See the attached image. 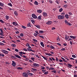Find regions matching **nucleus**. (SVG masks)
Wrapping results in <instances>:
<instances>
[{
	"instance_id": "obj_1",
	"label": "nucleus",
	"mask_w": 77,
	"mask_h": 77,
	"mask_svg": "<svg viewBox=\"0 0 77 77\" xmlns=\"http://www.w3.org/2000/svg\"><path fill=\"white\" fill-rule=\"evenodd\" d=\"M58 18L59 20H62L65 18V17L63 15H59L58 16Z\"/></svg>"
},
{
	"instance_id": "obj_2",
	"label": "nucleus",
	"mask_w": 77,
	"mask_h": 77,
	"mask_svg": "<svg viewBox=\"0 0 77 77\" xmlns=\"http://www.w3.org/2000/svg\"><path fill=\"white\" fill-rule=\"evenodd\" d=\"M23 76L25 77H28V74L26 72H24L23 73Z\"/></svg>"
},
{
	"instance_id": "obj_3",
	"label": "nucleus",
	"mask_w": 77,
	"mask_h": 77,
	"mask_svg": "<svg viewBox=\"0 0 77 77\" xmlns=\"http://www.w3.org/2000/svg\"><path fill=\"white\" fill-rule=\"evenodd\" d=\"M65 23L66 25H68V26H71V23H68V21H67L66 20H65Z\"/></svg>"
},
{
	"instance_id": "obj_4",
	"label": "nucleus",
	"mask_w": 77,
	"mask_h": 77,
	"mask_svg": "<svg viewBox=\"0 0 77 77\" xmlns=\"http://www.w3.org/2000/svg\"><path fill=\"white\" fill-rule=\"evenodd\" d=\"M32 18L34 19H36V18H37V16L36 15H35V14H32Z\"/></svg>"
},
{
	"instance_id": "obj_5",
	"label": "nucleus",
	"mask_w": 77,
	"mask_h": 77,
	"mask_svg": "<svg viewBox=\"0 0 77 77\" xmlns=\"http://www.w3.org/2000/svg\"><path fill=\"white\" fill-rule=\"evenodd\" d=\"M2 51L3 52V53H4L5 54H8V53H9V52L8 51H6L5 50H2Z\"/></svg>"
},
{
	"instance_id": "obj_6",
	"label": "nucleus",
	"mask_w": 77,
	"mask_h": 77,
	"mask_svg": "<svg viewBox=\"0 0 77 77\" xmlns=\"http://www.w3.org/2000/svg\"><path fill=\"white\" fill-rule=\"evenodd\" d=\"M52 21H49L46 22V24H48V25H51L52 24Z\"/></svg>"
},
{
	"instance_id": "obj_7",
	"label": "nucleus",
	"mask_w": 77,
	"mask_h": 77,
	"mask_svg": "<svg viewBox=\"0 0 77 77\" xmlns=\"http://www.w3.org/2000/svg\"><path fill=\"white\" fill-rule=\"evenodd\" d=\"M14 56H15V57H17V58H18L19 59H21V57L19 56H18L16 54H14Z\"/></svg>"
},
{
	"instance_id": "obj_8",
	"label": "nucleus",
	"mask_w": 77,
	"mask_h": 77,
	"mask_svg": "<svg viewBox=\"0 0 77 77\" xmlns=\"http://www.w3.org/2000/svg\"><path fill=\"white\" fill-rule=\"evenodd\" d=\"M12 65L13 66H15V65H16V63L14 62V61H12Z\"/></svg>"
},
{
	"instance_id": "obj_9",
	"label": "nucleus",
	"mask_w": 77,
	"mask_h": 77,
	"mask_svg": "<svg viewBox=\"0 0 77 77\" xmlns=\"http://www.w3.org/2000/svg\"><path fill=\"white\" fill-rule=\"evenodd\" d=\"M43 15L44 17H47V14L45 12H43Z\"/></svg>"
},
{
	"instance_id": "obj_10",
	"label": "nucleus",
	"mask_w": 77,
	"mask_h": 77,
	"mask_svg": "<svg viewBox=\"0 0 77 77\" xmlns=\"http://www.w3.org/2000/svg\"><path fill=\"white\" fill-rule=\"evenodd\" d=\"M13 24L14 25V26H18V24L16 22H13Z\"/></svg>"
},
{
	"instance_id": "obj_11",
	"label": "nucleus",
	"mask_w": 77,
	"mask_h": 77,
	"mask_svg": "<svg viewBox=\"0 0 77 77\" xmlns=\"http://www.w3.org/2000/svg\"><path fill=\"white\" fill-rule=\"evenodd\" d=\"M33 65L35 66H39L38 64H36V63H33Z\"/></svg>"
},
{
	"instance_id": "obj_12",
	"label": "nucleus",
	"mask_w": 77,
	"mask_h": 77,
	"mask_svg": "<svg viewBox=\"0 0 77 77\" xmlns=\"http://www.w3.org/2000/svg\"><path fill=\"white\" fill-rule=\"evenodd\" d=\"M57 41L58 42H59V41H60V39L59 38V36H58L57 37Z\"/></svg>"
},
{
	"instance_id": "obj_13",
	"label": "nucleus",
	"mask_w": 77,
	"mask_h": 77,
	"mask_svg": "<svg viewBox=\"0 0 77 77\" xmlns=\"http://www.w3.org/2000/svg\"><path fill=\"white\" fill-rule=\"evenodd\" d=\"M35 27L38 28V29H40V26L39 25H35Z\"/></svg>"
},
{
	"instance_id": "obj_14",
	"label": "nucleus",
	"mask_w": 77,
	"mask_h": 77,
	"mask_svg": "<svg viewBox=\"0 0 77 77\" xmlns=\"http://www.w3.org/2000/svg\"><path fill=\"white\" fill-rule=\"evenodd\" d=\"M37 12H38V13H40V14H41V13L42 12V10H38L37 11Z\"/></svg>"
},
{
	"instance_id": "obj_15",
	"label": "nucleus",
	"mask_w": 77,
	"mask_h": 77,
	"mask_svg": "<svg viewBox=\"0 0 77 77\" xmlns=\"http://www.w3.org/2000/svg\"><path fill=\"white\" fill-rule=\"evenodd\" d=\"M69 38V36H66L65 37V39H66V40H68V39Z\"/></svg>"
},
{
	"instance_id": "obj_16",
	"label": "nucleus",
	"mask_w": 77,
	"mask_h": 77,
	"mask_svg": "<svg viewBox=\"0 0 77 77\" xmlns=\"http://www.w3.org/2000/svg\"><path fill=\"white\" fill-rule=\"evenodd\" d=\"M50 48L51 49H53V50H54V48H54V46H53V45H51L50 47Z\"/></svg>"
},
{
	"instance_id": "obj_17",
	"label": "nucleus",
	"mask_w": 77,
	"mask_h": 77,
	"mask_svg": "<svg viewBox=\"0 0 77 77\" xmlns=\"http://www.w3.org/2000/svg\"><path fill=\"white\" fill-rule=\"evenodd\" d=\"M46 55H48V56H52V54L49 53H45Z\"/></svg>"
},
{
	"instance_id": "obj_18",
	"label": "nucleus",
	"mask_w": 77,
	"mask_h": 77,
	"mask_svg": "<svg viewBox=\"0 0 77 77\" xmlns=\"http://www.w3.org/2000/svg\"><path fill=\"white\" fill-rule=\"evenodd\" d=\"M64 57L66 59L68 60H69V58H68V57L66 56H65Z\"/></svg>"
},
{
	"instance_id": "obj_19",
	"label": "nucleus",
	"mask_w": 77,
	"mask_h": 77,
	"mask_svg": "<svg viewBox=\"0 0 77 77\" xmlns=\"http://www.w3.org/2000/svg\"><path fill=\"white\" fill-rule=\"evenodd\" d=\"M14 14L16 16H17L18 15V13L17 11H15L14 12Z\"/></svg>"
},
{
	"instance_id": "obj_20",
	"label": "nucleus",
	"mask_w": 77,
	"mask_h": 77,
	"mask_svg": "<svg viewBox=\"0 0 77 77\" xmlns=\"http://www.w3.org/2000/svg\"><path fill=\"white\" fill-rule=\"evenodd\" d=\"M68 67L69 68H71L72 66L70 64H68Z\"/></svg>"
},
{
	"instance_id": "obj_21",
	"label": "nucleus",
	"mask_w": 77,
	"mask_h": 77,
	"mask_svg": "<svg viewBox=\"0 0 77 77\" xmlns=\"http://www.w3.org/2000/svg\"><path fill=\"white\" fill-rule=\"evenodd\" d=\"M38 2H37V1H35L34 2V5H38Z\"/></svg>"
},
{
	"instance_id": "obj_22",
	"label": "nucleus",
	"mask_w": 77,
	"mask_h": 77,
	"mask_svg": "<svg viewBox=\"0 0 77 77\" xmlns=\"http://www.w3.org/2000/svg\"><path fill=\"white\" fill-rule=\"evenodd\" d=\"M4 6V4L0 2V6H2V7Z\"/></svg>"
},
{
	"instance_id": "obj_23",
	"label": "nucleus",
	"mask_w": 77,
	"mask_h": 77,
	"mask_svg": "<svg viewBox=\"0 0 77 77\" xmlns=\"http://www.w3.org/2000/svg\"><path fill=\"white\" fill-rule=\"evenodd\" d=\"M51 69L52 70H54V68L53 67H50L49 68V70H51Z\"/></svg>"
},
{
	"instance_id": "obj_24",
	"label": "nucleus",
	"mask_w": 77,
	"mask_h": 77,
	"mask_svg": "<svg viewBox=\"0 0 77 77\" xmlns=\"http://www.w3.org/2000/svg\"><path fill=\"white\" fill-rule=\"evenodd\" d=\"M70 38H72L73 39H75V36H70Z\"/></svg>"
},
{
	"instance_id": "obj_25",
	"label": "nucleus",
	"mask_w": 77,
	"mask_h": 77,
	"mask_svg": "<svg viewBox=\"0 0 77 77\" xmlns=\"http://www.w3.org/2000/svg\"><path fill=\"white\" fill-rule=\"evenodd\" d=\"M37 19L38 20H41V16H39L37 18Z\"/></svg>"
},
{
	"instance_id": "obj_26",
	"label": "nucleus",
	"mask_w": 77,
	"mask_h": 77,
	"mask_svg": "<svg viewBox=\"0 0 77 77\" xmlns=\"http://www.w3.org/2000/svg\"><path fill=\"white\" fill-rule=\"evenodd\" d=\"M41 45L42 46V47H44V45L43 44V42H40Z\"/></svg>"
},
{
	"instance_id": "obj_27",
	"label": "nucleus",
	"mask_w": 77,
	"mask_h": 77,
	"mask_svg": "<svg viewBox=\"0 0 77 77\" xmlns=\"http://www.w3.org/2000/svg\"><path fill=\"white\" fill-rule=\"evenodd\" d=\"M65 17L66 18H69V16H68V15L67 14H66L65 15Z\"/></svg>"
},
{
	"instance_id": "obj_28",
	"label": "nucleus",
	"mask_w": 77,
	"mask_h": 77,
	"mask_svg": "<svg viewBox=\"0 0 77 77\" xmlns=\"http://www.w3.org/2000/svg\"><path fill=\"white\" fill-rule=\"evenodd\" d=\"M28 27H31V25H30V23H29L27 25Z\"/></svg>"
},
{
	"instance_id": "obj_29",
	"label": "nucleus",
	"mask_w": 77,
	"mask_h": 77,
	"mask_svg": "<svg viewBox=\"0 0 77 77\" xmlns=\"http://www.w3.org/2000/svg\"><path fill=\"white\" fill-rule=\"evenodd\" d=\"M11 46L13 47H16V45L14 44H11Z\"/></svg>"
},
{
	"instance_id": "obj_30",
	"label": "nucleus",
	"mask_w": 77,
	"mask_h": 77,
	"mask_svg": "<svg viewBox=\"0 0 77 77\" xmlns=\"http://www.w3.org/2000/svg\"><path fill=\"white\" fill-rule=\"evenodd\" d=\"M63 7L65 8H67V7H68V5H65L63 6Z\"/></svg>"
},
{
	"instance_id": "obj_31",
	"label": "nucleus",
	"mask_w": 77,
	"mask_h": 77,
	"mask_svg": "<svg viewBox=\"0 0 77 77\" xmlns=\"http://www.w3.org/2000/svg\"><path fill=\"white\" fill-rule=\"evenodd\" d=\"M32 69L33 71H37V69H36L32 68Z\"/></svg>"
},
{
	"instance_id": "obj_32",
	"label": "nucleus",
	"mask_w": 77,
	"mask_h": 77,
	"mask_svg": "<svg viewBox=\"0 0 77 77\" xmlns=\"http://www.w3.org/2000/svg\"><path fill=\"white\" fill-rule=\"evenodd\" d=\"M30 59H31V60H32L33 61H34V60H35V58L33 57H32Z\"/></svg>"
},
{
	"instance_id": "obj_33",
	"label": "nucleus",
	"mask_w": 77,
	"mask_h": 77,
	"mask_svg": "<svg viewBox=\"0 0 77 77\" xmlns=\"http://www.w3.org/2000/svg\"><path fill=\"white\" fill-rule=\"evenodd\" d=\"M8 5L9 6H11V7H12V5L11 3H8Z\"/></svg>"
},
{
	"instance_id": "obj_34",
	"label": "nucleus",
	"mask_w": 77,
	"mask_h": 77,
	"mask_svg": "<svg viewBox=\"0 0 77 77\" xmlns=\"http://www.w3.org/2000/svg\"><path fill=\"white\" fill-rule=\"evenodd\" d=\"M44 33L43 31L40 30L39 31V33Z\"/></svg>"
},
{
	"instance_id": "obj_35",
	"label": "nucleus",
	"mask_w": 77,
	"mask_h": 77,
	"mask_svg": "<svg viewBox=\"0 0 77 77\" xmlns=\"http://www.w3.org/2000/svg\"><path fill=\"white\" fill-rule=\"evenodd\" d=\"M6 20H8L9 19V16H6L5 17Z\"/></svg>"
},
{
	"instance_id": "obj_36",
	"label": "nucleus",
	"mask_w": 77,
	"mask_h": 77,
	"mask_svg": "<svg viewBox=\"0 0 77 77\" xmlns=\"http://www.w3.org/2000/svg\"><path fill=\"white\" fill-rule=\"evenodd\" d=\"M52 72H53L54 73L56 74V72H57L56 70H53L52 71Z\"/></svg>"
},
{
	"instance_id": "obj_37",
	"label": "nucleus",
	"mask_w": 77,
	"mask_h": 77,
	"mask_svg": "<svg viewBox=\"0 0 77 77\" xmlns=\"http://www.w3.org/2000/svg\"><path fill=\"white\" fill-rule=\"evenodd\" d=\"M0 45H5L3 43L1 42H0Z\"/></svg>"
},
{
	"instance_id": "obj_38",
	"label": "nucleus",
	"mask_w": 77,
	"mask_h": 77,
	"mask_svg": "<svg viewBox=\"0 0 77 77\" xmlns=\"http://www.w3.org/2000/svg\"><path fill=\"white\" fill-rule=\"evenodd\" d=\"M63 11V9L62 8H61L59 10V12H62V11Z\"/></svg>"
},
{
	"instance_id": "obj_39",
	"label": "nucleus",
	"mask_w": 77,
	"mask_h": 77,
	"mask_svg": "<svg viewBox=\"0 0 77 77\" xmlns=\"http://www.w3.org/2000/svg\"><path fill=\"white\" fill-rule=\"evenodd\" d=\"M32 40L34 42H38V41L36 40H35V39H33Z\"/></svg>"
},
{
	"instance_id": "obj_40",
	"label": "nucleus",
	"mask_w": 77,
	"mask_h": 77,
	"mask_svg": "<svg viewBox=\"0 0 77 77\" xmlns=\"http://www.w3.org/2000/svg\"><path fill=\"white\" fill-rule=\"evenodd\" d=\"M41 69H45V67H44V66H42L41 67Z\"/></svg>"
},
{
	"instance_id": "obj_41",
	"label": "nucleus",
	"mask_w": 77,
	"mask_h": 77,
	"mask_svg": "<svg viewBox=\"0 0 77 77\" xmlns=\"http://www.w3.org/2000/svg\"><path fill=\"white\" fill-rule=\"evenodd\" d=\"M42 57L43 58V59H45L46 60H47V59L45 57H44V56H42Z\"/></svg>"
},
{
	"instance_id": "obj_42",
	"label": "nucleus",
	"mask_w": 77,
	"mask_h": 77,
	"mask_svg": "<svg viewBox=\"0 0 77 77\" xmlns=\"http://www.w3.org/2000/svg\"><path fill=\"white\" fill-rule=\"evenodd\" d=\"M31 21L33 23V24H34L35 23V21H34V20H31Z\"/></svg>"
},
{
	"instance_id": "obj_43",
	"label": "nucleus",
	"mask_w": 77,
	"mask_h": 77,
	"mask_svg": "<svg viewBox=\"0 0 77 77\" xmlns=\"http://www.w3.org/2000/svg\"><path fill=\"white\" fill-rule=\"evenodd\" d=\"M72 57H74V58H75L76 57V56L74 55H72Z\"/></svg>"
},
{
	"instance_id": "obj_44",
	"label": "nucleus",
	"mask_w": 77,
	"mask_h": 77,
	"mask_svg": "<svg viewBox=\"0 0 77 77\" xmlns=\"http://www.w3.org/2000/svg\"><path fill=\"white\" fill-rule=\"evenodd\" d=\"M21 27L22 28H23V29H26V27L24 26H22Z\"/></svg>"
},
{
	"instance_id": "obj_45",
	"label": "nucleus",
	"mask_w": 77,
	"mask_h": 77,
	"mask_svg": "<svg viewBox=\"0 0 77 77\" xmlns=\"http://www.w3.org/2000/svg\"><path fill=\"white\" fill-rule=\"evenodd\" d=\"M26 46L27 47H29V46H30V45L29 43H27L26 44Z\"/></svg>"
},
{
	"instance_id": "obj_46",
	"label": "nucleus",
	"mask_w": 77,
	"mask_h": 77,
	"mask_svg": "<svg viewBox=\"0 0 77 77\" xmlns=\"http://www.w3.org/2000/svg\"><path fill=\"white\" fill-rule=\"evenodd\" d=\"M17 69H23V68L20 67H19L17 68Z\"/></svg>"
},
{
	"instance_id": "obj_47",
	"label": "nucleus",
	"mask_w": 77,
	"mask_h": 77,
	"mask_svg": "<svg viewBox=\"0 0 77 77\" xmlns=\"http://www.w3.org/2000/svg\"><path fill=\"white\" fill-rule=\"evenodd\" d=\"M49 2H50V3H51V4L53 3V1H51V0H49Z\"/></svg>"
},
{
	"instance_id": "obj_48",
	"label": "nucleus",
	"mask_w": 77,
	"mask_h": 77,
	"mask_svg": "<svg viewBox=\"0 0 77 77\" xmlns=\"http://www.w3.org/2000/svg\"><path fill=\"white\" fill-rule=\"evenodd\" d=\"M27 50H28V51H31V50L32 49H30L29 48H28L27 49Z\"/></svg>"
},
{
	"instance_id": "obj_49",
	"label": "nucleus",
	"mask_w": 77,
	"mask_h": 77,
	"mask_svg": "<svg viewBox=\"0 0 77 77\" xmlns=\"http://www.w3.org/2000/svg\"><path fill=\"white\" fill-rule=\"evenodd\" d=\"M20 35V36H21V37H23V33H21Z\"/></svg>"
},
{
	"instance_id": "obj_50",
	"label": "nucleus",
	"mask_w": 77,
	"mask_h": 77,
	"mask_svg": "<svg viewBox=\"0 0 77 77\" xmlns=\"http://www.w3.org/2000/svg\"><path fill=\"white\" fill-rule=\"evenodd\" d=\"M0 31H1V33H3V31H2V29H0Z\"/></svg>"
},
{
	"instance_id": "obj_51",
	"label": "nucleus",
	"mask_w": 77,
	"mask_h": 77,
	"mask_svg": "<svg viewBox=\"0 0 77 77\" xmlns=\"http://www.w3.org/2000/svg\"><path fill=\"white\" fill-rule=\"evenodd\" d=\"M0 22H1V23H4V21L2 20H0Z\"/></svg>"
},
{
	"instance_id": "obj_52",
	"label": "nucleus",
	"mask_w": 77,
	"mask_h": 77,
	"mask_svg": "<svg viewBox=\"0 0 77 77\" xmlns=\"http://www.w3.org/2000/svg\"><path fill=\"white\" fill-rule=\"evenodd\" d=\"M48 71L46 72H45L44 73V74H48Z\"/></svg>"
},
{
	"instance_id": "obj_53",
	"label": "nucleus",
	"mask_w": 77,
	"mask_h": 77,
	"mask_svg": "<svg viewBox=\"0 0 77 77\" xmlns=\"http://www.w3.org/2000/svg\"><path fill=\"white\" fill-rule=\"evenodd\" d=\"M29 75H30V76H32V75H33V74L30 73H29Z\"/></svg>"
},
{
	"instance_id": "obj_54",
	"label": "nucleus",
	"mask_w": 77,
	"mask_h": 77,
	"mask_svg": "<svg viewBox=\"0 0 77 77\" xmlns=\"http://www.w3.org/2000/svg\"><path fill=\"white\" fill-rule=\"evenodd\" d=\"M39 36L40 37V38H42L43 39H44V36H41V35H39Z\"/></svg>"
},
{
	"instance_id": "obj_55",
	"label": "nucleus",
	"mask_w": 77,
	"mask_h": 77,
	"mask_svg": "<svg viewBox=\"0 0 77 77\" xmlns=\"http://www.w3.org/2000/svg\"><path fill=\"white\" fill-rule=\"evenodd\" d=\"M15 51H17V52H18V51H19L17 49H15Z\"/></svg>"
},
{
	"instance_id": "obj_56",
	"label": "nucleus",
	"mask_w": 77,
	"mask_h": 77,
	"mask_svg": "<svg viewBox=\"0 0 77 77\" xmlns=\"http://www.w3.org/2000/svg\"><path fill=\"white\" fill-rule=\"evenodd\" d=\"M34 35L35 36H37L38 35V34H36V33H35L34 34Z\"/></svg>"
},
{
	"instance_id": "obj_57",
	"label": "nucleus",
	"mask_w": 77,
	"mask_h": 77,
	"mask_svg": "<svg viewBox=\"0 0 77 77\" xmlns=\"http://www.w3.org/2000/svg\"><path fill=\"white\" fill-rule=\"evenodd\" d=\"M63 61H64V62H67V61L65 59H64L63 60Z\"/></svg>"
},
{
	"instance_id": "obj_58",
	"label": "nucleus",
	"mask_w": 77,
	"mask_h": 77,
	"mask_svg": "<svg viewBox=\"0 0 77 77\" xmlns=\"http://www.w3.org/2000/svg\"><path fill=\"white\" fill-rule=\"evenodd\" d=\"M4 33H0V35L1 36H3V34Z\"/></svg>"
},
{
	"instance_id": "obj_59",
	"label": "nucleus",
	"mask_w": 77,
	"mask_h": 77,
	"mask_svg": "<svg viewBox=\"0 0 77 77\" xmlns=\"http://www.w3.org/2000/svg\"><path fill=\"white\" fill-rule=\"evenodd\" d=\"M11 57H12V58H14V59H15V58H16L14 56H12Z\"/></svg>"
},
{
	"instance_id": "obj_60",
	"label": "nucleus",
	"mask_w": 77,
	"mask_h": 77,
	"mask_svg": "<svg viewBox=\"0 0 77 77\" xmlns=\"http://www.w3.org/2000/svg\"><path fill=\"white\" fill-rule=\"evenodd\" d=\"M42 71L44 73V72H45V71H46V70H42Z\"/></svg>"
},
{
	"instance_id": "obj_61",
	"label": "nucleus",
	"mask_w": 77,
	"mask_h": 77,
	"mask_svg": "<svg viewBox=\"0 0 77 77\" xmlns=\"http://www.w3.org/2000/svg\"><path fill=\"white\" fill-rule=\"evenodd\" d=\"M23 50L25 51H27V50L26 49L23 48Z\"/></svg>"
},
{
	"instance_id": "obj_62",
	"label": "nucleus",
	"mask_w": 77,
	"mask_h": 77,
	"mask_svg": "<svg viewBox=\"0 0 77 77\" xmlns=\"http://www.w3.org/2000/svg\"><path fill=\"white\" fill-rule=\"evenodd\" d=\"M29 62L30 63H32V61L31 60H29Z\"/></svg>"
},
{
	"instance_id": "obj_63",
	"label": "nucleus",
	"mask_w": 77,
	"mask_h": 77,
	"mask_svg": "<svg viewBox=\"0 0 77 77\" xmlns=\"http://www.w3.org/2000/svg\"><path fill=\"white\" fill-rule=\"evenodd\" d=\"M28 60H29V58H26L25 59V60L26 61H28Z\"/></svg>"
},
{
	"instance_id": "obj_64",
	"label": "nucleus",
	"mask_w": 77,
	"mask_h": 77,
	"mask_svg": "<svg viewBox=\"0 0 77 77\" xmlns=\"http://www.w3.org/2000/svg\"><path fill=\"white\" fill-rule=\"evenodd\" d=\"M74 76L75 77H77V75H74Z\"/></svg>"
}]
</instances>
